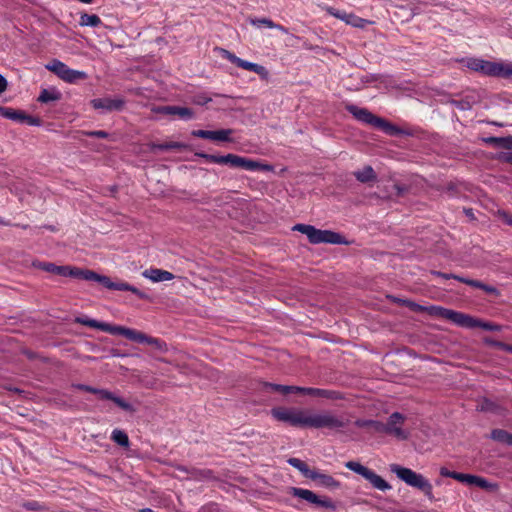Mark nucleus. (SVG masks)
Wrapping results in <instances>:
<instances>
[{"label": "nucleus", "mask_w": 512, "mask_h": 512, "mask_svg": "<svg viewBox=\"0 0 512 512\" xmlns=\"http://www.w3.org/2000/svg\"><path fill=\"white\" fill-rule=\"evenodd\" d=\"M492 77L509 78L512 76V62H494Z\"/></svg>", "instance_id": "obj_32"}, {"label": "nucleus", "mask_w": 512, "mask_h": 512, "mask_svg": "<svg viewBox=\"0 0 512 512\" xmlns=\"http://www.w3.org/2000/svg\"><path fill=\"white\" fill-rule=\"evenodd\" d=\"M119 335H122V336L126 337L127 339L137 342V343H147L149 345L154 346L156 349H158L162 352H165L167 350L166 343L163 342L162 340H160L158 338L150 337V336L146 335L145 333L140 332L135 329H131V328L122 326Z\"/></svg>", "instance_id": "obj_8"}, {"label": "nucleus", "mask_w": 512, "mask_h": 512, "mask_svg": "<svg viewBox=\"0 0 512 512\" xmlns=\"http://www.w3.org/2000/svg\"><path fill=\"white\" fill-rule=\"evenodd\" d=\"M151 150H161V151H169V150H184L188 148V145L182 142H166V143H152L150 145Z\"/></svg>", "instance_id": "obj_34"}, {"label": "nucleus", "mask_w": 512, "mask_h": 512, "mask_svg": "<svg viewBox=\"0 0 512 512\" xmlns=\"http://www.w3.org/2000/svg\"><path fill=\"white\" fill-rule=\"evenodd\" d=\"M271 412L278 421L300 428H328L334 430L344 428L348 422L342 417L331 413L310 414L304 410L288 408H274Z\"/></svg>", "instance_id": "obj_1"}, {"label": "nucleus", "mask_w": 512, "mask_h": 512, "mask_svg": "<svg viewBox=\"0 0 512 512\" xmlns=\"http://www.w3.org/2000/svg\"><path fill=\"white\" fill-rule=\"evenodd\" d=\"M346 110L352 114L358 121L363 122L365 124H369L373 127H377L378 121L380 117L375 116L366 108H359L356 105L348 104L346 105Z\"/></svg>", "instance_id": "obj_13"}, {"label": "nucleus", "mask_w": 512, "mask_h": 512, "mask_svg": "<svg viewBox=\"0 0 512 512\" xmlns=\"http://www.w3.org/2000/svg\"><path fill=\"white\" fill-rule=\"evenodd\" d=\"M241 156L236 154L220 155L219 164H226L234 168H238Z\"/></svg>", "instance_id": "obj_44"}, {"label": "nucleus", "mask_w": 512, "mask_h": 512, "mask_svg": "<svg viewBox=\"0 0 512 512\" xmlns=\"http://www.w3.org/2000/svg\"><path fill=\"white\" fill-rule=\"evenodd\" d=\"M374 488L380 491H386L391 489V485L385 481L381 476L376 474L371 469L368 471L366 476L364 477Z\"/></svg>", "instance_id": "obj_27"}, {"label": "nucleus", "mask_w": 512, "mask_h": 512, "mask_svg": "<svg viewBox=\"0 0 512 512\" xmlns=\"http://www.w3.org/2000/svg\"><path fill=\"white\" fill-rule=\"evenodd\" d=\"M448 102L461 111H468L478 102V98L474 94H467L460 100L451 99Z\"/></svg>", "instance_id": "obj_25"}, {"label": "nucleus", "mask_w": 512, "mask_h": 512, "mask_svg": "<svg viewBox=\"0 0 512 512\" xmlns=\"http://www.w3.org/2000/svg\"><path fill=\"white\" fill-rule=\"evenodd\" d=\"M389 467L390 471L400 480L411 487L421 490L430 499L432 498V485L423 475L398 464H391Z\"/></svg>", "instance_id": "obj_4"}, {"label": "nucleus", "mask_w": 512, "mask_h": 512, "mask_svg": "<svg viewBox=\"0 0 512 512\" xmlns=\"http://www.w3.org/2000/svg\"><path fill=\"white\" fill-rule=\"evenodd\" d=\"M497 215L504 223L512 226V213L506 210H498Z\"/></svg>", "instance_id": "obj_52"}, {"label": "nucleus", "mask_w": 512, "mask_h": 512, "mask_svg": "<svg viewBox=\"0 0 512 512\" xmlns=\"http://www.w3.org/2000/svg\"><path fill=\"white\" fill-rule=\"evenodd\" d=\"M192 103L193 104H196V105H206L207 103L211 102L212 101V98L211 97H208L206 94L204 93H201V94H196L192 97L191 99Z\"/></svg>", "instance_id": "obj_48"}, {"label": "nucleus", "mask_w": 512, "mask_h": 512, "mask_svg": "<svg viewBox=\"0 0 512 512\" xmlns=\"http://www.w3.org/2000/svg\"><path fill=\"white\" fill-rule=\"evenodd\" d=\"M142 275L153 282L169 281L174 279V275L166 270L151 268L145 270Z\"/></svg>", "instance_id": "obj_23"}, {"label": "nucleus", "mask_w": 512, "mask_h": 512, "mask_svg": "<svg viewBox=\"0 0 512 512\" xmlns=\"http://www.w3.org/2000/svg\"><path fill=\"white\" fill-rule=\"evenodd\" d=\"M91 106L95 110H102L103 112L121 111L125 106V101L122 98H95L90 101Z\"/></svg>", "instance_id": "obj_10"}, {"label": "nucleus", "mask_w": 512, "mask_h": 512, "mask_svg": "<svg viewBox=\"0 0 512 512\" xmlns=\"http://www.w3.org/2000/svg\"><path fill=\"white\" fill-rule=\"evenodd\" d=\"M392 300H393V302L398 303L402 306L409 307L411 310H413L415 312H420L425 309L424 306L419 305V304H417L413 301L407 300V299H400L397 297H392Z\"/></svg>", "instance_id": "obj_45"}, {"label": "nucleus", "mask_w": 512, "mask_h": 512, "mask_svg": "<svg viewBox=\"0 0 512 512\" xmlns=\"http://www.w3.org/2000/svg\"><path fill=\"white\" fill-rule=\"evenodd\" d=\"M310 479L317 481L318 485L330 490H336L341 487V483L338 480L334 479L331 475L321 473L316 469L310 475Z\"/></svg>", "instance_id": "obj_20"}, {"label": "nucleus", "mask_w": 512, "mask_h": 512, "mask_svg": "<svg viewBox=\"0 0 512 512\" xmlns=\"http://www.w3.org/2000/svg\"><path fill=\"white\" fill-rule=\"evenodd\" d=\"M484 343L489 345V346H492V347H495V348H498L500 350H503L504 348V345L505 343L504 342H501V341H497V340H494L492 338H489V337H485L484 338Z\"/></svg>", "instance_id": "obj_54"}, {"label": "nucleus", "mask_w": 512, "mask_h": 512, "mask_svg": "<svg viewBox=\"0 0 512 512\" xmlns=\"http://www.w3.org/2000/svg\"><path fill=\"white\" fill-rule=\"evenodd\" d=\"M0 116L19 123H24L25 112L10 107L0 106Z\"/></svg>", "instance_id": "obj_31"}, {"label": "nucleus", "mask_w": 512, "mask_h": 512, "mask_svg": "<svg viewBox=\"0 0 512 512\" xmlns=\"http://www.w3.org/2000/svg\"><path fill=\"white\" fill-rule=\"evenodd\" d=\"M76 388L79 390L85 391V392L92 393V394H95L96 389H97V388H94L92 386H88L85 384H78V385H76Z\"/></svg>", "instance_id": "obj_57"}, {"label": "nucleus", "mask_w": 512, "mask_h": 512, "mask_svg": "<svg viewBox=\"0 0 512 512\" xmlns=\"http://www.w3.org/2000/svg\"><path fill=\"white\" fill-rule=\"evenodd\" d=\"M238 168H242L248 171L261 170L270 172L274 170V167L270 164L261 163L259 161L252 160L242 156L240 158Z\"/></svg>", "instance_id": "obj_21"}, {"label": "nucleus", "mask_w": 512, "mask_h": 512, "mask_svg": "<svg viewBox=\"0 0 512 512\" xmlns=\"http://www.w3.org/2000/svg\"><path fill=\"white\" fill-rule=\"evenodd\" d=\"M355 426L358 428H367L371 429L376 433H382L383 422L372 420V419H357L354 422Z\"/></svg>", "instance_id": "obj_35"}, {"label": "nucleus", "mask_w": 512, "mask_h": 512, "mask_svg": "<svg viewBox=\"0 0 512 512\" xmlns=\"http://www.w3.org/2000/svg\"><path fill=\"white\" fill-rule=\"evenodd\" d=\"M431 274L434 276H437V277H441L443 279H447V280L455 279V280L462 282L464 284H467L471 287L481 289V290L485 291L487 294L492 295L494 297L500 296V291L496 287L487 285L479 280L469 279V278H465V277H462V276H459L456 274L444 273V272L435 271V270L431 271Z\"/></svg>", "instance_id": "obj_7"}, {"label": "nucleus", "mask_w": 512, "mask_h": 512, "mask_svg": "<svg viewBox=\"0 0 512 512\" xmlns=\"http://www.w3.org/2000/svg\"><path fill=\"white\" fill-rule=\"evenodd\" d=\"M195 156L203 158L208 162L219 164L220 155H212L205 152H196Z\"/></svg>", "instance_id": "obj_51"}, {"label": "nucleus", "mask_w": 512, "mask_h": 512, "mask_svg": "<svg viewBox=\"0 0 512 512\" xmlns=\"http://www.w3.org/2000/svg\"><path fill=\"white\" fill-rule=\"evenodd\" d=\"M490 438L496 442L512 446V433L504 429H493L490 433Z\"/></svg>", "instance_id": "obj_33"}, {"label": "nucleus", "mask_w": 512, "mask_h": 512, "mask_svg": "<svg viewBox=\"0 0 512 512\" xmlns=\"http://www.w3.org/2000/svg\"><path fill=\"white\" fill-rule=\"evenodd\" d=\"M75 322L79 323L81 325H84V326L99 329L101 331L110 333L112 335H119L121 328H122V326H119V325H113V324L106 323V322H100L95 319H90L88 317H77L75 319Z\"/></svg>", "instance_id": "obj_12"}, {"label": "nucleus", "mask_w": 512, "mask_h": 512, "mask_svg": "<svg viewBox=\"0 0 512 512\" xmlns=\"http://www.w3.org/2000/svg\"><path fill=\"white\" fill-rule=\"evenodd\" d=\"M239 67L245 70L253 71L254 73L258 74L263 80H268L269 72L262 65L242 59L239 64Z\"/></svg>", "instance_id": "obj_29"}, {"label": "nucleus", "mask_w": 512, "mask_h": 512, "mask_svg": "<svg viewBox=\"0 0 512 512\" xmlns=\"http://www.w3.org/2000/svg\"><path fill=\"white\" fill-rule=\"evenodd\" d=\"M111 440L121 447H128L130 444L127 433L120 429H114L112 431Z\"/></svg>", "instance_id": "obj_41"}, {"label": "nucleus", "mask_w": 512, "mask_h": 512, "mask_svg": "<svg viewBox=\"0 0 512 512\" xmlns=\"http://www.w3.org/2000/svg\"><path fill=\"white\" fill-rule=\"evenodd\" d=\"M494 404L491 401L485 400L481 406V410L483 411H493Z\"/></svg>", "instance_id": "obj_59"}, {"label": "nucleus", "mask_w": 512, "mask_h": 512, "mask_svg": "<svg viewBox=\"0 0 512 512\" xmlns=\"http://www.w3.org/2000/svg\"><path fill=\"white\" fill-rule=\"evenodd\" d=\"M423 311H428L429 315L447 319L452 323L461 327V323L465 313L454 311L451 309H447L441 306L432 305L430 307H425Z\"/></svg>", "instance_id": "obj_9"}, {"label": "nucleus", "mask_w": 512, "mask_h": 512, "mask_svg": "<svg viewBox=\"0 0 512 512\" xmlns=\"http://www.w3.org/2000/svg\"><path fill=\"white\" fill-rule=\"evenodd\" d=\"M110 354H111V356H113V357H124V356H125V354L121 353V352H120L119 350H117V349H111V350H110Z\"/></svg>", "instance_id": "obj_61"}, {"label": "nucleus", "mask_w": 512, "mask_h": 512, "mask_svg": "<svg viewBox=\"0 0 512 512\" xmlns=\"http://www.w3.org/2000/svg\"><path fill=\"white\" fill-rule=\"evenodd\" d=\"M393 188L396 190V196L398 197L404 196L409 190V187L407 185L401 184H394Z\"/></svg>", "instance_id": "obj_55"}, {"label": "nucleus", "mask_w": 512, "mask_h": 512, "mask_svg": "<svg viewBox=\"0 0 512 512\" xmlns=\"http://www.w3.org/2000/svg\"><path fill=\"white\" fill-rule=\"evenodd\" d=\"M378 129L382 130L384 133H386L389 136H402V135H411L410 132L388 122L387 120L380 117L377 127Z\"/></svg>", "instance_id": "obj_22"}, {"label": "nucleus", "mask_w": 512, "mask_h": 512, "mask_svg": "<svg viewBox=\"0 0 512 512\" xmlns=\"http://www.w3.org/2000/svg\"><path fill=\"white\" fill-rule=\"evenodd\" d=\"M293 230L305 234L311 244L328 243L349 245L351 243L338 232H334L332 230L317 229L316 227L309 224H296L293 227Z\"/></svg>", "instance_id": "obj_3"}, {"label": "nucleus", "mask_w": 512, "mask_h": 512, "mask_svg": "<svg viewBox=\"0 0 512 512\" xmlns=\"http://www.w3.org/2000/svg\"><path fill=\"white\" fill-rule=\"evenodd\" d=\"M466 484L477 486L485 490H490L495 487L494 484L490 483L485 478L472 474H468Z\"/></svg>", "instance_id": "obj_36"}, {"label": "nucleus", "mask_w": 512, "mask_h": 512, "mask_svg": "<svg viewBox=\"0 0 512 512\" xmlns=\"http://www.w3.org/2000/svg\"><path fill=\"white\" fill-rule=\"evenodd\" d=\"M502 159L507 162V163H510L512 164V152L511 153H507V154H504Z\"/></svg>", "instance_id": "obj_63"}, {"label": "nucleus", "mask_w": 512, "mask_h": 512, "mask_svg": "<svg viewBox=\"0 0 512 512\" xmlns=\"http://www.w3.org/2000/svg\"><path fill=\"white\" fill-rule=\"evenodd\" d=\"M493 66H494V62L482 60V59H473L469 63L468 67L470 69H472L476 72H480L486 76H492L493 71H494Z\"/></svg>", "instance_id": "obj_24"}, {"label": "nucleus", "mask_w": 512, "mask_h": 512, "mask_svg": "<svg viewBox=\"0 0 512 512\" xmlns=\"http://www.w3.org/2000/svg\"><path fill=\"white\" fill-rule=\"evenodd\" d=\"M56 275L75 279H82L86 281H95L100 283L109 290L130 291L140 299H150V296L147 293L139 290L137 287L122 281L114 282L108 276L100 275L93 270L65 265L58 266Z\"/></svg>", "instance_id": "obj_2"}, {"label": "nucleus", "mask_w": 512, "mask_h": 512, "mask_svg": "<svg viewBox=\"0 0 512 512\" xmlns=\"http://www.w3.org/2000/svg\"><path fill=\"white\" fill-rule=\"evenodd\" d=\"M46 68L57 75L60 79H63L68 66L60 60L54 59L46 65Z\"/></svg>", "instance_id": "obj_38"}, {"label": "nucleus", "mask_w": 512, "mask_h": 512, "mask_svg": "<svg viewBox=\"0 0 512 512\" xmlns=\"http://www.w3.org/2000/svg\"><path fill=\"white\" fill-rule=\"evenodd\" d=\"M301 394L330 400H342L344 398L343 394L339 391L312 387H301Z\"/></svg>", "instance_id": "obj_17"}, {"label": "nucleus", "mask_w": 512, "mask_h": 512, "mask_svg": "<svg viewBox=\"0 0 512 512\" xmlns=\"http://www.w3.org/2000/svg\"><path fill=\"white\" fill-rule=\"evenodd\" d=\"M288 464L292 467L298 469L304 477L310 479V475L314 472L315 469H311L304 461L298 458H289L287 460Z\"/></svg>", "instance_id": "obj_37"}, {"label": "nucleus", "mask_w": 512, "mask_h": 512, "mask_svg": "<svg viewBox=\"0 0 512 512\" xmlns=\"http://www.w3.org/2000/svg\"><path fill=\"white\" fill-rule=\"evenodd\" d=\"M86 78L87 74L85 72L74 70L68 67L62 80L67 83H76L79 80H85Z\"/></svg>", "instance_id": "obj_39"}, {"label": "nucleus", "mask_w": 512, "mask_h": 512, "mask_svg": "<svg viewBox=\"0 0 512 512\" xmlns=\"http://www.w3.org/2000/svg\"><path fill=\"white\" fill-rule=\"evenodd\" d=\"M503 351H506V352L512 353V345H510V344H506V343H505L504 348H503Z\"/></svg>", "instance_id": "obj_64"}, {"label": "nucleus", "mask_w": 512, "mask_h": 512, "mask_svg": "<svg viewBox=\"0 0 512 512\" xmlns=\"http://www.w3.org/2000/svg\"><path fill=\"white\" fill-rule=\"evenodd\" d=\"M82 134L88 137L103 139L108 138L110 136L109 133L103 130L82 131Z\"/></svg>", "instance_id": "obj_50"}, {"label": "nucleus", "mask_w": 512, "mask_h": 512, "mask_svg": "<svg viewBox=\"0 0 512 512\" xmlns=\"http://www.w3.org/2000/svg\"><path fill=\"white\" fill-rule=\"evenodd\" d=\"M217 50L220 52L223 58L227 59L228 61L239 67V64L242 60L241 58L237 57L235 54L224 48H217Z\"/></svg>", "instance_id": "obj_47"}, {"label": "nucleus", "mask_w": 512, "mask_h": 512, "mask_svg": "<svg viewBox=\"0 0 512 512\" xmlns=\"http://www.w3.org/2000/svg\"><path fill=\"white\" fill-rule=\"evenodd\" d=\"M354 177L361 183H370L377 180V175L371 166H365L362 170L353 172Z\"/></svg>", "instance_id": "obj_30"}, {"label": "nucleus", "mask_w": 512, "mask_h": 512, "mask_svg": "<svg viewBox=\"0 0 512 512\" xmlns=\"http://www.w3.org/2000/svg\"><path fill=\"white\" fill-rule=\"evenodd\" d=\"M157 112L165 115L178 116L184 120H190L194 118V112L192 109L181 106L167 105L161 106L157 109Z\"/></svg>", "instance_id": "obj_19"}, {"label": "nucleus", "mask_w": 512, "mask_h": 512, "mask_svg": "<svg viewBox=\"0 0 512 512\" xmlns=\"http://www.w3.org/2000/svg\"><path fill=\"white\" fill-rule=\"evenodd\" d=\"M263 388L266 390H270L272 392H278L283 395H288L290 393H299L301 394V387L300 386H289V385H281V384H274L269 382L263 383Z\"/></svg>", "instance_id": "obj_26"}, {"label": "nucleus", "mask_w": 512, "mask_h": 512, "mask_svg": "<svg viewBox=\"0 0 512 512\" xmlns=\"http://www.w3.org/2000/svg\"><path fill=\"white\" fill-rule=\"evenodd\" d=\"M95 394L98 395L102 400L113 401L118 407H120L124 411L130 413H134L136 411L133 405L125 401L123 398L114 395L112 392L108 390L97 388Z\"/></svg>", "instance_id": "obj_18"}, {"label": "nucleus", "mask_w": 512, "mask_h": 512, "mask_svg": "<svg viewBox=\"0 0 512 512\" xmlns=\"http://www.w3.org/2000/svg\"><path fill=\"white\" fill-rule=\"evenodd\" d=\"M325 10L331 16H334L335 18L340 19L353 27L363 28L368 23H370L368 20L360 18L353 13H346L345 11L337 10L331 6L325 7Z\"/></svg>", "instance_id": "obj_11"}, {"label": "nucleus", "mask_w": 512, "mask_h": 512, "mask_svg": "<svg viewBox=\"0 0 512 512\" xmlns=\"http://www.w3.org/2000/svg\"><path fill=\"white\" fill-rule=\"evenodd\" d=\"M405 421L406 417L403 414L399 412H393L388 417L387 422L383 423L382 433L395 436L400 440H406L409 436V433L402 429Z\"/></svg>", "instance_id": "obj_5"}, {"label": "nucleus", "mask_w": 512, "mask_h": 512, "mask_svg": "<svg viewBox=\"0 0 512 512\" xmlns=\"http://www.w3.org/2000/svg\"><path fill=\"white\" fill-rule=\"evenodd\" d=\"M60 99H61V93L55 89H53V90L43 89L38 97V101L41 103L58 101Z\"/></svg>", "instance_id": "obj_42"}, {"label": "nucleus", "mask_w": 512, "mask_h": 512, "mask_svg": "<svg viewBox=\"0 0 512 512\" xmlns=\"http://www.w3.org/2000/svg\"><path fill=\"white\" fill-rule=\"evenodd\" d=\"M468 474L455 472V474L452 475V479H455L459 482L466 483Z\"/></svg>", "instance_id": "obj_58"}, {"label": "nucleus", "mask_w": 512, "mask_h": 512, "mask_svg": "<svg viewBox=\"0 0 512 512\" xmlns=\"http://www.w3.org/2000/svg\"><path fill=\"white\" fill-rule=\"evenodd\" d=\"M345 467L348 468L349 470L361 475L363 478L366 476V474L370 470L369 468L363 466L361 463L356 462V461L346 462Z\"/></svg>", "instance_id": "obj_43"}, {"label": "nucleus", "mask_w": 512, "mask_h": 512, "mask_svg": "<svg viewBox=\"0 0 512 512\" xmlns=\"http://www.w3.org/2000/svg\"><path fill=\"white\" fill-rule=\"evenodd\" d=\"M251 24L257 27H260L261 25H265L268 28L276 27V23H274L272 20L268 18H261V19H251Z\"/></svg>", "instance_id": "obj_49"}, {"label": "nucleus", "mask_w": 512, "mask_h": 512, "mask_svg": "<svg viewBox=\"0 0 512 512\" xmlns=\"http://www.w3.org/2000/svg\"><path fill=\"white\" fill-rule=\"evenodd\" d=\"M178 471L185 472L188 474L187 479H192L196 481H205V480H214L216 477L214 473L210 469H199L196 467L188 468L186 466L178 465L176 467Z\"/></svg>", "instance_id": "obj_16"}, {"label": "nucleus", "mask_w": 512, "mask_h": 512, "mask_svg": "<svg viewBox=\"0 0 512 512\" xmlns=\"http://www.w3.org/2000/svg\"><path fill=\"white\" fill-rule=\"evenodd\" d=\"M233 130L231 129H221L216 131H209V130H193L192 136L203 138V139H209L213 141H230V135L232 134Z\"/></svg>", "instance_id": "obj_15"}, {"label": "nucleus", "mask_w": 512, "mask_h": 512, "mask_svg": "<svg viewBox=\"0 0 512 512\" xmlns=\"http://www.w3.org/2000/svg\"><path fill=\"white\" fill-rule=\"evenodd\" d=\"M289 493L294 496L298 497L300 499H303L307 501L308 503H311L313 505H316L317 507H323L326 509L336 510V505L334 502L329 498H320L317 494H315L313 491L298 487H290Z\"/></svg>", "instance_id": "obj_6"}, {"label": "nucleus", "mask_w": 512, "mask_h": 512, "mask_svg": "<svg viewBox=\"0 0 512 512\" xmlns=\"http://www.w3.org/2000/svg\"><path fill=\"white\" fill-rule=\"evenodd\" d=\"M0 87H1L2 89H5V90H6V88H7V80H6V78H5L3 75H1V74H0Z\"/></svg>", "instance_id": "obj_62"}, {"label": "nucleus", "mask_w": 512, "mask_h": 512, "mask_svg": "<svg viewBox=\"0 0 512 512\" xmlns=\"http://www.w3.org/2000/svg\"><path fill=\"white\" fill-rule=\"evenodd\" d=\"M482 141L486 144L495 146V147H501L504 149H512V135H509L507 137H495V136H489L482 138Z\"/></svg>", "instance_id": "obj_28"}, {"label": "nucleus", "mask_w": 512, "mask_h": 512, "mask_svg": "<svg viewBox=\"0 0 512 512\" xmlns=\"http://www.w3.org/2000/svg\"><path fill=\"white\" fill-rule=\"evenodd\" d=\"M455 474V471H450L446 467L440 468V475L443 477H449L452 478V475Z\"/></svg>", "instance_id": "obj_60"}, {"label": "nucleus", "mask_w": 512, "mask_h": 512, "mask_svg": "<svg viewBox=\"0 0 512 512\" xmlns=\"http://www.w3.org/2000/svg\"><path fill=\"white\" fill-rule=\"evenodd\" d=\"M33 266L38 269H41L43 271L52 273V274H56V271L58 268V265H56L52 262H41V261H34Z\"/></svg>", "instance_id": "obj_46"}, {"label": "nucleus", "mask_w": 512, "mask_h": 512, "mask_svg": "<svg viewBox=\"0 0 512 512\" xmlns=\"http://www.w3.org/2000/svg\"><path fill=\"white\" fill-rule=\"evenodd\" d=\"M461 327L464 328H481L487 331H501L502 326L493 322L483 321L481 319L464 314Z\"/></svg>", "instance_id": "obj_14"}, {"label": "nucleus", "mask_w": 512, "mask_h": 512, "mask_svg": "<svg viewBox=\"0 0 512 512\" xmlns=\"http://www.w3.org/2000/svg\"><path fill=\"white\" fill-rule=\"evenodd\" d=\"M24 123H27L30 126H40L42 124V120L38 117H34L25 113Z\"/></svg>", "instance_id": "obj_53"}, {"label": "nucleus", "mask_w": 512, "mask_h": 512, "mask_svg": "<svg viewBox=\"0 0 512 512\" xmlns=\"http://www.w3.org/2000/svg\"><path fill=\"white\" fill-rule=\"evenodd\" d=\"M79 24L81 26L98 27L102 24V21L96 14L82 13Z\"/></svg>", "instance_id": "obj_40"}, {"label": "nucleus", "mask_w": 512, "mask_h": 512, "mask_svg": "<svg viewBox=\"0 0 512 512\" xmlns=\"http://www.w3.org/2000/svg\"><path fill=\"white\" fill-rule=\"evenodd\" d=\"M23 507L29 511H37L40 509V505L37 501H30L23 504Z\"/></svg>", "instance_id": "obj_56"}]
</instances>
